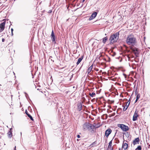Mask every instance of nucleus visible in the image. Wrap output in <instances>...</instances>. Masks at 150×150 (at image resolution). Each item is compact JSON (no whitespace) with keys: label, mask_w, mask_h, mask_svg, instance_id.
<instances>
[{"label":"nucleus","mask_w":150,"mask_h":150,"mask_svg":"<svg viewBox=\"0 0 150 150\" xmlns=\"http://www.w3.org/2000/svg\"><path fill=\"white\" fill-rule=\"evenodd\" d=\"M126 42L128 45H134L136 43V39L134 35L130 34L127 37Z\"/></svg>","instance_id":"obj_1"},{"label":"nucleus","mask_w":150,"mask_h":150,"mask_svg":"<svg viewBox=\"0 0 150 150\" xmlns=\"http://www.w3.org/2000/svg\"><path fill=\"white\" fill-rule=\"evenodd\" d=\"M119 32H116L111 35L109 38L110 44H113L117 41L119 37Z\"/></svg>","instance_id":"obj_2"},{"label":"nucleus","mask_w":150,"mask_h":150,"mask_svg":"<svg viewBox=\"0 0 150 150\" xmlns=\"http://www.w3.org/2000/svg\"><path fill=\"white\" fill-rule=\"evenodd\" d=\"M95 128V126L89 123L88 122H85L83 125V129L85 131L87 130H89L91 129H93Z\"/></svg>","instance_id":"obj_3"},{"label":"nucleus","mask_w":150,"mask_h":150,"mask_svg":"<svg viewBox=\"0 0 150 150\" xmlns=\"http://www.w3.org/2000/svg\"><path fill=\"white\" fill-rule=\"evenodd\" d=\"M118 127L120 128L123 131H128L129 128L128 126H126L123 124H118L117 125Z\"/></svg>","instance_id":"obj_4"},{"label":"nucleus","mask_w":150,"mask_h":150,"mask_svg":"<svg viewBox=\"0 0 150 150\" xmlns=\"http://www.w3.org/2000/svg\"><path fill=\"white\" fill-rule=\"evenodd\" d=\"M51 39L52 40L53 43H54V44H55L56 43L55 41V36L54 34L53 30H52L51 35H50Z\"/></svg>","instance_id":"obj_5"},{"label":"nucleus","mask_w":150,"mask_h":150,"mask_svg":"<svg viewBox=\"0 0 150 150\" xmlns=\"http://www.w3.org/2000/svg\"><path fill=\"white\" fill-rule=\"evenodd\" d=\"M5 23V22L4 21L0 24V32H1L4 30Z\"/></svg>","instance_id":"obj_6"},{"label":"nucleus","mask_w":150,"mask_h":150,"mask_svg":"<svg viewBox=\"0 0 150 150\" xmlns=\"http://www.w3.org/2000/svg\"><path fill=\"white\" fill-rule=\"evenodd\" d=\"M139 116V115L138 114V111L137 110H136L135 111L134 114L133 116L132 120L133 121H135L137 120V118Z\"/></svg>","instance_id":"obj_7"},{"label":"nucleus","mask_w":150,"mask_h":150,"mask_svg":"<svg viewBox=\"0 0 150 150\" xmlns=\"http://www.w3.org/2000/svg\"><path fill=\"white\" fill-rule=\"evenodd\" d=\"M82 104L81 102H79L77 104V110L80 111L82 109Z\"/></svg>","instance_id":"obj_8"},{"label":"nucleus","mask_w":150,"mask_h":150,"mask_svg":"<svg viewBox=\"0 0 150 150\" xmlns=\"http://www.w3.org/2000/svg\"><path fill=\"white\" fill-rule=\"evenodd\" d=\"M112 132L111 129L109 128L107 129L105 132V135L106 137H108Z\"/></svg>","instance_id":"obj_9"},{"label":"nucleus","mask_w":150,"mask_h":150,"mask_svg":"<svg viewBox=\"0 0 150 150\" xmlns=\"http://www.w3.org/2000/svg\"><path fill=\"white\" fill-rule=\"evenodd\" d=\"M139 138L137 137L133 141V144L134 145H135L137 144H139Z\"/></svg>","instance_id":"obj_10"},{"label":"nucleus","mask_w":150,"mask_h":150,"mask_svg":"<svg viewBox=\"0 0 150 150\" xmlns=\"http://www.w3.org/2000/svg\"><path fill=\"white\" fill-rule=\"evenodd\" d=\"M25 113L28 116V117L30 118V120L32 121L33 120V119L32 117L30 114H29L27 110H25Z\"/></svg>","instance_id":"obj_11"},{"label":"nucleus","mask_w":150,"mask_h":150,"mask_svg":"<svg viewBox=\"0 0 150 150\" xmlns=\"http://www.w3.org/2000/svg\"><path fill=\"white\" fill-rule=\"evenodd\" d=\"M128 144L126 143H124L122 146V148H123L124 149H127L128 147Z\"/></svg>","instance_id":"obj_12"},{"label":"nucleus","mask_w":150,"mask_h":150,"mask_svg":"<svg viewBox=\"0 0 150 150\" xmlns=\"http://www.w3.org/2000/svg\"><path fill=\"white\" fill-rule=\"evenodd\" d=\"M83 57V56H82L81 57L79 58L78 60V61L76 62L77 65H78L79 64V63L81 62V60H82Z\"/></svg>","instance_id":"obj_13"},{"label":"nucleus","mask_w":150,"mask_h":150,"mask_svg":"<svg viewBox=\"0 0 150 150\" xmlns=\"http://www.w3.org/2000/svg\"><path fill=\"white\" fill-rule=\"evenodd\" d=\"M93 64H92V65L88 69L87 71L88 74H89L91 71L92 70L93 68Z\"/></svg>","instance_id":"obj_14"},{"label":"nucleus","mask_w":150,"mask_h":150,"mask_svg":"<svg viewBox=\"0 0 150 150\" xmlns=\"http://www.w3.org/2000/svg\"><path fill=\"white\" fill-rule=\"evenodd\" d=\"M130 104V102L128 103V105H127V104L124 107L123 105V107H124L123 109V111H125L127 109V108L128 107L129 105Z\"/></svg>","instance_id":"obj_15"},{"label":"nucleus","mask_w":150,"mask_h":150,"mask_svg":"<svg viewBox=\"0 0 150 150\" xmlns=\"http://www.w3.org/2000/svg\"><path fill=\"white\" fill-rule=\"evenodd\" d=\"M108 40V38L107 36L105 37L103 39L102 42L104 44L105 43L106 41Z\"/></svg>","instance_id":"obj_16"},{"label":"nucleus","mask_w":150,"mask_h":150,"mask_svg":"<svg viewBox=\"0 0 150 150\" xmlns=\"http://www.w3.org/2000/svg\"><path fill=\"white\" fill-rule=\"evenodd\" d=\"M8 136V137L11 138L12 136V132L8 131L7 133Z\"/></svg>","instance_id":"obj_17"},{"label":"nucleus","mask_w":150,"mask_h":150,"mask_svg":"<svg viewBox=\"0 0 150 150\" xmlns=\"http://www.w3.org/2000/svg\"><path fill=\"white\" fill-rule=\"evenodd\" d=\"M140 95L139 94H138L136 96V99L135 101V103H136L140 97Z\"/></svg>","instance_id":"obj_18"},{"label":"nucleus","mask_w":150,"mask_h":150,"mask_svg":"<svg viewBox=\"0 0 150 150\" xmlns=\"http://www.w3.org/2000/svg\"><path fill=\"white\" fill-rule=\"evenodd\" d=\"M134 53L135 54V55L136 56V57H138V56H139L138 55H139V52L138 50H137V51H135V52H134Z\"/></svg>","instance_id":"obj_19"},{"label":"nucleus","mask_w":150,"mask_h":150,"mask_svg":"<svg viewBox=\"0 0 150 150\" xmlns=\"http://www.w3.org/2000/svg\"><path fill=\"white\" fill-rule=\"evenodd\" d=\"M97 13L96 12H93L92 14V15L94 18L96 16Z\"/></svg>","instance_id":"obj_20"},{"label":"nucleus","mask_w":150,"mask_h":150,"mask_svg":"<svg viewBox=\"0 0 150 150\" xmlns=\"http://www.w3.org/2000/svg\"><path fill=\"white\" fill-rule=\"evenodd\" d=\"M96 95L95 93L94 92H93L92 93H89V95L91 97H93Z\"/></svg>","instance_id":"obj_21"},{"label":"nucleus","mask_w":150,"mask_h":150,"mask_svg":"<svg viewBox=\"0 0 150 150\" xmlns=\"http://www.w3.org/2000/svg\"><path fill=\"white\" fill-rule=\"evenodd\" d=\"M112 144V140L109 143V145L108 146V148L109 149L110 148H111V147Z\"/></svg>","instance_id":"obj_22"},{"label":"nucleus","mask_w":150,"mask_h":150,"mask_svg":"<svg viewBox=\"0 0 150 150\" xmlns=\"http://www.w3.org/2000/svg\"><path fill=\"white\" fill-rule=\"evenodd\" d=\"M97 142L96 141L94 142L92 144H91L90 145V146L91 147H92L94 146V144H96Z\"/></svg>","instance_id":"obj_23"},{"label":"nucleus","mask_w":150,"mask_h":150,"mask_svg":"<svg viewBox=\"0 0 150 150\" xmlns=\"http://www.w3.org/2000/svg\"><path fill=\"white\" fill-rule=\"evenodd\" d=\"M135 150H141V147L140 146H138L135 149Z\"/></svg>","instance_id":"obj_24"},{"label":"nucleus","mask_w":150,"mask_h":150,"mask_svg":"<svg viewBox=\"0 0 150 150\" xmlns=\"http://www.w3.org/2000/svg\"><path fill=\"white\" fill-rule=\"evenodd\" d=\"M115 114V112L113 113L112 114L109 115V117H112L114 116Z\"/></svg>","instance_id":"obj_25"},{"label":"nucleus","mask_w":150,"mask_h":150,"mask_svg":"<svg viewBox=\"0 0 150 150\" xmlns=\"http://www.w3.org/2000/svg\"><path fill=\"white\" fill-rule=\"evenodd\" d=\"M132 51L134 52L135 51H137L138 50V49L136 48H133L132 49Z\"/></svg>","instance_id":"obj_26"},{"label":"nucleus","mask_w":150,"mask_h":150,"mask_svg":"<svg viewBox=\"0 0 150 150\" xmlns=\"http://www.w3.org/2000/svg\"><path fill=\"white\" fill-rule=\"evenodd\" d=\"M146 148L147 150H150V145L147 144V146Z\"/></svg>","instance_id":"obj_27"},{"label":"nucleus","mask_w":150,"mask_h":150,"mask_svg":"<svg viewBox=\"0 0 150 150\" xmlns=\"http://www.w3.org/2000/svg\"><path fill=\"white\" fill-rule=\"evenodd\" d=\"M52 12V10H50L48 12V13H51Z\"/></svg>","instance_id":"obj_28"},{"label":"nucleus","mask_w":150,"mask_h":150,"mask_svg":"<svg viewBox=\"0 0 150 150\" xmlns=\"http://www.w3.org/2000/svg\"><path fill=\"white\" fill-rule=\"evenodd\" d=\"M25 93V97L27 98V97L28 96V95L26 93Z\"/></svg>","instance_id":"obj_29"},{"label":"nucleus","mask_w":150,"mask_h":150,"mask_svg":"<svg viewBox=\"0 0 150 150\" xmlns=\"http://www.w3.org/2000/svg\"><path fill=\"white\" fill-rule=\"evenodd\" d=\"M137 88L136 89V90L135 91V93L136 94H137Z\"/></svg>","instance_id":"obj_30"},{"label":"nucleus","mask_w":150,"mask_h":150,"mask_svg":"<svg viewBox=\"0 0 150 150\" xmlns=\"http://www.w3.org/2000/svg\"><path fill=\"white\" fill-rule=\"evenodd\" d=\"M91 18V17H90L89 18V19H88V20H89V21H91V20H92L93 19V18Z\"/></svg>","instance_id":"obj_31"},{"label":"nucleus","mask_w":150,"mask_h":150,"mask_svg":"<svg viewBox=\"0 0 150 150\" xmlns=\"http://www.w3.org/2000/svg\"><path fill=\"white\" fill-rule=\"evenodd\" d=\"M80 137H80V136L79 135V134H78V135H77V138H80Z\"/></svg>","instance_id":"obj_32"},{"label":"nucleus","mask_w":150,"mask_h":150,"mask_svg":"<svg viewBox=\"0 0 150 150\" xmlns=\"http://www.w3.org/2000/svg\"><path fill=\"white\" fill-rule=\"evenodd\" d=\"M123 76H125V78H126V74H125L123 73Z\"/></svg>","instance_id":"obj_33"},{"label":"nucleus","mask_w":150,"mask_h":150,"mask_svg":"<svg viewBox=\"0 0 150 150\" xmlns=\"http://www.w3.org/2000/svg\"><path fill=\"white\" fill-rule=\"evenodd\" d=\"M5 40V39L4 38H2V42H4Z\"/></svg>","instance_id":"obj_34"},{"label":"nucleus","mask_w":150,"mask_h":150,"mask_svg":"<svg viewBox=\"0 0 150 150\" xmlns=\"http://www.w3.org/2000/svg\"><path fill=\"white\" fill-rule=\"evenodd\" d=\"M130 98L129 99V100L128 101V102L127 103H127H129V102H130Z\"/></svg>","instance_id":"obj_35"},{"label":"nucleus","mask_w":150,"mask_h":150,"mask_svg":"<svg viewBox=\"0 0 150 150\" xmlns=\"http://www.w3.org/2000/svg\"><path fill=\"white\" fill-rule=\"evenodd\" d=\"M90 17L92 18H93V19L94 18V17L92 15Z\"/></svg>","instance_id":"obj_36"},{"label":"nucleus","mask_w":150,"mask_h":150,"mask_svg":"<svg viewBox=\"0 0 150 150\" xmlns=\"http://www.w3.org/2000/svg\"><path fill=\"white\" fill-rule=\"evenodd\" d=\"M12 128H10V130L8 131H10L11 132H12Z\"/></svg>","instance_id":"obj_37"},{"label":"nucleus","mask_w":150,"mask_h":150,"mask_svg":"<svg viewBox=\"0 0 150 150\" xmlns=\"http://www.w3.org/2000/svg\"><path fill=\"white\" fill-rule=\"evenodd\" d=\"M13 28H11V32H13Z\"/></svg>","instance_id":"obj_38"},{"label":"nucleus","mask_w":150,"mask_h":150,"mask_svg":"<svg viewBox=\"0 0 150 150\" xmlns=\"http://www.w3.org/2000/svg\"><path fill=\"white\" fill-rule=\"evenodd\" d=\"M11 35L12 36H13V32H11Z\"/></svg>","instance_id":"obj_39"},{"label":"nucleus","mask_w":150,"mask_h":150,"mask_svg":"<svg viewBox=\"0 0 150 150\" xmlns=\"http://www.w3.org/2000/svg\"><path fill=\"white\" fill-rule=\"evenodd\" d=\"M85 0H83L82 1V3H83L84 2V1H85Z\"/></svg>","instance_id":"obj_40"},{"label":"nucleus","mask_w":150,"mask_h":150,"mask_svg":"<svg viewBox=\"0 0 150 150\" xmlns=\"http://www.w3.org/2000/svg\"><path fill=\"white\" fill-rule=\"evenodd\" d=\"M14 150H16V146L14 147Z\"/></svg>","instance_id":"obj_41"},{"label":"nucleus","mask_w":150,"mask_h":150,"mask_svg":"<svg viewBox=\"0 0 150 150\" xmlns=\"http://www.w3.org/2000/svg\"><path fill=\"white\" fill-rule=\"evenodd\" d=\"M108 59H109V60H108V61L109 62H110V57H108Z\"/></svg>","instance_id":"obj_42"},{"label":"nucleus","mask_w":150,"mask_h":150,"mask_svg":"<svg viewBox=\"0 0 150 150\" xmlns=\"http://www.w3.org/2000/svg\"><path fill=\"white\" fill-rule=\"evenodd\" d=\"M115 54H113V55H112L113 56H114V55H115Z\"/></svg>","instance_id":"obj_43"},{"label":"nucleus","mask_w":150,"mask_h":150,"mask_svg":"<svg viewBox=\"0 0 150 150\" xmlns=\"http://www.w3.org/2000/svg\"><path fill=\"white\" fill-rule=\"evenodd\" d=\"M104 59V60H105V61L106 60V59Z\"/></svg>","instance_id":"obj_44"},{"label":"nucleus","mask_w":150,"mask_h":150,"mask_svg":"<svg viewBox=\"0 0 150 150\" xmlns=\"http://www.w3.org/2000/svg\"><path fill=\"white\" fill-rule=\"evenodd\" d=\"M21 134H22V132H21Z\"/></svg>","instance_id":"obj_45"},{"label":"nucleus","mask_w":150,"mask_h":150,"mask_svg":"<svg viewBox=\"0 0 150 150\" xmlns=\"http://www.w3.org/2000/svg\"><path fill=\"white\" fill-rule=\"evenodd\" d=\"M119 150H120V148L119 149Z\"/></svg>","instance_id":"obj_46"},{"label":"nucleus","mask_w":150,"mask_h":150,"mask_svg":"<svg viewBox=\"0 0 150 150\" xmlns=\"http://www.w3.org/2000/svg\"><path fill=\"white\" fill-rule=\"evenodd\" d=\"M128 136H129V134H127V136H128Z\"/></svg>","instance_id":"obj_47"},{"label":"nucleus","mask_w":150,"mask_h":150,"mask_svg":"<svg viewBox=\"0 0 150 150\" xmlns=\"http://www.w3.org/2000/svg\"><path fill=\"white\" fill-rule=\"evenodd\" d=\"M128 136H129V134H127V136H128Z\"/></svg>","instance_id":"obj_48"},{"label":"nucleus","mask_w":150,"mask_h":150,"mask_svg":"<svg viewBox=\"0 0 150 150\" xmlns=\"http://www.w3.org/2000/svg\"><path fill=\"white\" fill-rule=\"evenodd\" d=\"M111 150H113V149L112 148Z\"/></svg>","instance_id":"obj_49"},{"label":"nucleus","mask_w":150,"mask_h":150,"mask_svg":"<svg viewBox=\"0 0 150 150\" xmlns=\"http://www.w3.org/2000/svg\"><path fill=\"white\" fill-rule=\"evenodd\" d=\"M79 140L78 139H77V141H78Z\"/></svg>","instance_id":"obj_50"}]
</instances>
